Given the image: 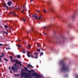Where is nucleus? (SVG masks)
<instances>
[{
    "mask_svg": "<svg viewBox=\"0 0 78 78\" xmlns=\"http://www.w3.org/2000/svg\"><path fill=\"white\" fill-rule=\"evenodd\" d=\"M9 58H11L12 59H13V57H12V56H10Z\"/></svg>",
    "mask_w": 78,
    "mask_h": 78,
    "instance_id": "obj_29",
    "label": "nucleus"
},
{
    "mask_svg": "<svg viewBox=\"0 0 78 78\" xmlns=\"http://www.w3.org/2000/svg\"><path fill=\"white\" fill-rule=\"evenodd\" d=\"M24 68L25 69H24L25 72H27V70H28V68L25 67H24Z\"/></svg>",
    "mask_w": 78,
    "mask_h": 78,
    "instance_id": "obj_15",
    "label": "nucleus"
},
{
    "mask_svg": "<svg viewBox=\"0 0 78 78\" xmlns=\"http://www.w3.org/2000/svg\"><path fill=\"white\" fill-rule=\"evenodd\" d=\"M30 51H27V56H28V57H29V58H30Z\"/></svg>",
    "mask_w": 78,
    "mask_h": 78,
    "instance_id": "obj_9",
    "label": "nucleus"
},
{
    "mask_svg": "<svg viewBox=\"0 0 78 78\" xmlns=\"http://www.w3.org/2000/svg\"><path fill=\"white\" fill-rule=\"evenodd\" d=\"M32 71L27 70V72L28 73H25V72H22L21 74V77H23L24 76L26 78H28L30 76V73L32 72V71H33V70H31Z\"/></svg>",
    "mask_w": 78,
    "mask_h": 78,
    "instance_id": "obj_2",
    "label": "nucleus"
},
{
    "mask_svg": "<svg viewBox=\"0 0 78 78\" xmlns=\"http://www.w3.org/2000/svg\"><path fill=\"white\" fill-rule=\"evenodd\" d=\"M36 12L37 13L40 12L39 11V10H36Z\"/></svg>",
    "mask_w": 78,
    "mask_h": 78,
    "instance_id": "obj_27",
    "label": "nucleus"
},
{
    "mask_svg": "<svg viewBox=\"0 0 78 78\" xmlns=\"http://www.w3.org/2000/svg\"><path fill=\"white\" fill-rule=\"evenodd\" d=\"M62 70H63L68 71V70H69V68L66 66V65L65 64H63L62 65Z\"/></svg>",
    "mask_w": 78,
    "mask_h": 78,
    "instance_id": "obj_6",
    "label": "nucleus"
},
{
    "mask_svg": "<svg viewBox=\"0 0 78 78\" xmlns=\"http://www.w3.org/2000/svg\"><path fill=\"white\" fill-rule=\"evenodd\" d=\"M6 34H8V33H6Z\"/></svg>",
    "mask_w": 78,
    "mask_h": 78,
    "instance_id": "obj_52",
    "label": "nucleus"
},
{
    "mask_svg": "<svg viewBox=\"0 0 78 78\" xmlns=\"http://www.w3.org/2000/svg\"><path fill=\"white\" fill-rule=\"evenodd\" d=\"M37 47H40V45H39V44H37Z\"/></svg>",
    "mask_w": 78,
    "mask_h": 78,
    "instance_id": "obj_43",
    "label": "nucleus"
},
{
    "mask_svg": "<svg viewBox=\"0 0 78 78\" xmlns=\"http://www.w3.org/2000/svg\"><path fill=\"white\" fill-rule=\"evenodd\" d=\"M30 48H31V46L30 44H28V48H30Z\"/></svg>",
    "mask_w": 78,
    "mask_h": 78,
    "instance_id": "obj_18",
    "label": "nucleus"
},
{
    "mask_svg": "<svg viewBox=\"0 0 78 78\" xmlns=\"http://www.w3.org/2000/svg\"><path fill=\"white\" fill-rule=\"evenodd\" d=\"M3 33L4 34H6V31H3Z\"/></svg>",
    "mask_w": 78,
    "mask_h": 78,
    "instance_id": "obj_34",
    "label": "nucleus"
},
{
    "mask_svg": "<svg viewBox=\"0 0 78 78\" xmlns=\"http://www.w3.org/2000/svg\"><path fill=\"white\" fill-rule=\"evenodd\" d=\"M22 52L23 53H25V51L24 49L22 50Z\"/></svg>",
    "mask_w": 78,
    "mask_h": 78,
    "instance_id": "obj_19",
    "label": "nucleus"
},
{
    "mask_svg": "<svg viewBox=\"0 0 78 78\" xmlns=\"http://www.w3.org/2000/svg\"><path fill=\"white\" fill-rule=\"evenodd\" d=\"M49 11H51V12H55V10H54L53 9L51 8H50L49 9Z\"/></svg>",
    "mask_w": 78,
    "mask_h": 78,
    "instance_id": "obj_10",
    "label": "nucleus"
},
{
    "mask_svg": "<svg viewBox=\"0 0 78 78\" xmlns=\"http://www.w3.org/2000/svg\"><path fill=\"white\" fill-rule=\"evenodd\" d=\"M30 28L31 30H29V32H31H31H32V33H33L34 34H36V32L34 31V29H33V28H34V27H33V25H30Z\"/></svg>",
    "mask_w": 78,
    "mask_h": 78,
    "instance_id": "obj_7",
    "label": "nucleus"
},
{
    "mask_svg": "<svg viewBox=\"0 0 78 78\" xmlns=\"http://www.w3.org/2000/svg\"><path fill=\"white\" fill-rule=\"evenodd\" d=\"M63 62V61H61L60 62V64H62V63Z\"/></svg>",
    "mask_w": 78,
    "mask_h": 78,
    "instance_id": "obj_38",
    "label": "nucleus"
},
{
    "mask_svg": "<svg viewBox=\"0 0 78 78\" xmlns=\"http://www.w3.org/2000/svg\"><path fill=\"white\" fill-rule=\"evenodd\" d=\"M19 41H20V40H19Z\"/></svg>",
    "mask_w": 78,
    "mask_h": 78,
    "instance_id": "obj_59",
    "label": "nucleus"
},
{
    "mask_svg": "<svg viewBox=\"0 0 78 78\" xmlns=\"http://www.w3.org/2000/svg\"><path fill=\"white\" fill-rule=\"evenodd\" d=\"M4 60L5 61H8V59H6L5 58H4Z\"/></svg>",
    "mask_w": 78,
    "mask_h": 78,
    "instance_id": "obj_23",
    "label": "nucleus"
},
{
    "mask_svg": "<svg viewBox=\"0 0 78 78\" xmlns=\"http://www.w3.org/2000/svg\"><path fill=\"white\" fill-rule=\"evenodd\" d=\"M44 34V35H46V34L44 32L43 33Z\"/></svg>",
    "mask_w": 78,
    "mask_h": 78,
    "instance_id": "obj_45",
    "label": "nucleus"
},
{
    "mask_svg": "<svg viewBox=\"0 0 78 78\" xmlns=\"http://www.w3.org/2000/svg\"><path fill=\"white\" fill-rule=\"evenodd\" d=\"M41 50H43V51H44V49H43V48H41Z\"/></svg>",
    "mask_w": 78,
    "mask_h": 78,
    "instance_id": "obj_40",
    "label": "nucleus"
},
{
    "mask_svg": "<svg viewBox=\"0 0 78 78\" xmlns=\"http://www.w3.org/2000/svg\"><path fill=\"white\" fill-rule=\"evenodd\" d=\"M31 75L32 76L34 77V76H35V78H40V77H41V74H37V73H35L34 72L32 73Z\"/></svg>",
    "mask_w": 78,
    "mask_h": 78,
    "instance_id": "obj_4",
    "label": "nucleus"
},
{
    "mask_svg": "<svg viewBox=\"0 0 78 78\" xmlns=\"http://www.w3.org/2000/svg\"><path fill=\"white\" fill-rule=\"evenodd\" d=\"M11 5V2L9 1L7 3V5H8V6H10Z\"/></svg>",
    "mask_w": 78,
    "mask_h": 78,
    "instance_id": "obj_11",
    "label": "nucleus"
},
{
    "mask_svg": "<svg viewBox=\"0 0 78 78\" xmlns=\"http://www.w3.org/2000/svg\"><path fill=\"white\" fill-rule=\"evenodd\" d=\"M28 12H29V13H30V11H29Z\"/></svg>",
    "mask_w": 78,
    "mask_h": 78,
    "instance_id": "obj_57",
    "label": "nucleus"
},
{
    "mask_svg": "<svg viewBox=\"0 0 78 78\" xmlns=\"http://www.w3.org/2000/svg\"><path fill=\"white\" fill-rule=\"evenodd\" d=\"M27 66L29 68L31 67V68H33V66H31L30 64H28V65Z\"/></svg>",
    "mask_w": 78,
    "mask_h": 78,
    "instance_id": "obj_13",
    "label": "nucleus"
},
{
    "mask_svg": "<svg viewBox=\"0 0 78 78\" xmlns=\"http://www.w3.org/2000/svg\"><path fill=\"white\" fill-rule=\"evenodd\" d=\"M23 30H24V28H23Z\"/></svg>",
    "mask_w": 78,
    "mask_h": 78,
    "instance_id": "obj_56",
    "label": "nucleus"
},
{
    "mask_svg": "<svg viewBox=\"0 0 78 78\" xmlns=\"http://www.w3.org/2000/svg\"><path fill=\"white\" fill-rule=\"evenodd\" d=\"M11 67L10 66L9 67V70H11Z\"/></svg>",
    "mask_w": 78,
    "mask_h": 78,
    "instance_id": "obj_33",
    "label": "nucleus"
},
{
    "mask_svg": "<svg viewBox=\"0 0 78 78\" xmlns=\"http://www.w3.org/2000/svg\"><path fill=\"white\" fill-rule=\"evenodd\" d=\"M30 57H31L32 58H34V56L32 55H30Z\"/></svg>",
    "mask_w": 78,
    "mask_h": 78,
    "instance_id": "obj_22",
    "label": "nucleus"
},
{
    "mask_svg": "<svg viewBox=\"0 0 78 78\" xmlns=\"http://www.w3.org/2000/svg\"><path fill=\"white\" fill-rule=\"evenodd\" d=\"M32 17L34 18V19H43L44 16L42 15H40L38 16L36 14H34L32 16Z\"/></svg>",
    "mask_w": 78,
    "mask_h": 78,
    "instance_id": "obj_3",
    "label": "nucleus"
},
{
    "mask_svg": "<svg viewBox=\"0 0 78 78\" xmlns=\"http://www.w3.org/2000/svg\"><path fill=\"white\" fill-rule=\"evenodd\" d=\"M20 8L19 7H17L16 9V10H19V9Z\"/></svg>",
    "mask_w": 78,
    "mask_h": 78,
    "instance_id": "obj_30",
    "label": "nucleus"
},
{
    "mask_svg": "<svg viewBox=\"0 0 78 78\" xmlns=\"http://www.w3.org/2000/svg\"><path fill=\"white\" fill-rule=\"evenodd\" d=\"M4 56H5V55L3 53H2V55L0 56V57L2 58V57H4Z\"/></svg>",
    "mask_w": 78,
    "mask_h": 78,
    "instance_id": "obj_14",
    "label": "nucleus"
},
{
    "mask_svg": "<svg viewBox=\"0 0 78 78\" xmlns=\"http://www.w3.org/2000/svg\"><path fill=\"white\" fill-rule=\"evenodd\" d=\"M23 8H25V5H23Z\"/></svg>",
    "mask_w": 78,
    "mask_h": 78,
    "instance_id": "obj_48",
    "label": "nucleus"
},
{
    "mask_svg": "<svg viewBox=\"0 0 78 78\" xmlns=\"http://www.w3.org/2000/svg\"><path fill=\"white\" fill-rule=\"evenodd\" d=\"M15 22H16V21L15 20Z\"/></svg>",
    "mask_w": 78,
    "mask_h": 78,
    "instance_id": "obj_58",
    "label": "nucleus"
},
{
    "mask_svg": "<svg viewBox=\"0 0 78 78\" xmlns=\"http://www.w3.org/2000/svg\"><path fill=\"white\" fill-rule=\"evenodd\" d=\"M11 13L14 17H16L17 16V14L16 13V12H11Z\"/></svg>",
    "mask_w": 78,
    "mask_h": 78,
    "instance_id": "obj_8",
    "label": "nucleus"
},
{
    "mask_svg": "<svg viewBox=\"0 0 78 78\" xmlns=\"http://www.w3.org/2000/svg\"><path fill=\"white\" fill-rule=\"evenodd\" d=\"M39 51L40 52L41 51V50L39 49H37V51Z\"/></svg>",
    "mask_w": 78,
    "mask_h": 78,
    "instance_id": "obj_25",
    "label": "nucleus"
},
{
    "mask_svg": "<svg viewBox=\"0 0 78 78\" xmlns=\"http://www.w3.org/2000/svg\"><path fill=\"white\" fill-rule=\"evenodd\" d=\"M23 22H26V20H23Z\"/></svg>",
    "mask_w": 78,
    "mask_h": 78,
    "instance_id": "obj_44",
    "label": "nucleus"
},
{
    "mask_svg": "<svg viewBox=\"0 0 78 78\" xmlns=\"http://www.w3.org/2000/svg\"><path fill=\"white\" fill-rule=\"evenodd\" d=\"M22 72H23V71H25V69H23L21 70Z\"/></svg>",
    "mask_w": 78,
    "mask_h": 78,
    "instance_id": "obj_37",
    "label": "nucleus"
},
{
    "mask_svg": "<svg viewBox=\"0 0 78 78\" xmlns=\"http://www.w3.org/2000/svg\"><path fill=\"white\" fill-rule=\"evenodd\" d=\"M0 1H1V0H0Z\"/></svg>",
    "mask_w": 78,
    "mask_h": 78,
    "instance_id": "obj_60",
    "label": "nucleus"
},
{
    "mask_svg": "<svg viewBox=\"0 0 78 78\" xmlns=\"http://www.w3.org/2000/svg\"><path fill=\"white\" fill-rule=\"evenodd\" d=\"M5 28H8V26L7 25L5 26Z\"/></svg>",
    "mask_w": 78,
    "mask_h": 78,
    "instance_id": "obj_28",
    "label": "nucleus"
},
{
    "mask_svg": "<svg viewBox=\"0 0 78 78\" xmlns=\"http://www.w3.org/2000/svg\"><path fill=\"white\" fill-rule=\"evenodd\" d=\"M34 0H30V2H32Z\"/></svg>",
    "mask_w": 78,
    "mask_h": 78,
    "instance_id": "obj_39",
    "label": "nucleus"
},
{
    "mask_svg": "<svg viewBox=\"0 0 78 78\" xmlns=\"http://www.w3.org/2000/svg\"><path fill=\"white\" fill-rule=\"evenodd\" d=\"M10 60L12 62H15L16 64H14L13 66H11L12 70H13L14 72H15L17 70V64H19L20 66H22V65L21 63V62L20 61H18L17 60H16L14 59H12V60L10 59Z\"/></svg>",
    "mask_w": 78,
    "mask_h": 78,
    "instance_id": "obj_1",
    "label": "nucleus"
},
{
    "mask_svg": "<svg viewBox=\"0 0 78 78\" xmlns=\"http://www.w3.org/2000/svg\"><path fill=\"white\" fill-rule=\"evenodd\" d=\"M35 58H36V59H37V56L36 55L35 57H34Z\"/></svg>",
    "mask_w": 78,
    "mask_h": 78,
    "instance_id": "obj_36",
    "label": "nucleus"
},
{
    "mask_svg": "<svg viewBox=\"0 0 78 78\" xmlns=\"http://www.w3.org/2000/svg\"><path fill=\"white\" fill-rule=\"evenodd\" d=\"M78 14L76 12H75L73 14L71 18H69V19H76V16H78Z\"/></svg>",
    "mask_w": 78,
    "mask_h": 78,
    "instance_id": "obj_5",
    "label": "nucleus"
},
{
    "mask_svg": "<svg viewBox=\"0 0 78 78\" xmlns=\"http://www.w3.org/2000/svg\"><path fill=\"white\" fill-rule=\"evenodd\" d=\"M21 20H25V19H24V18H23V19H21Z\"/></svg>",
    "mask_w": 78,
    "mask_h": 78,
    "instance_id": "obj_41",
    "label": "nucleus"
},
{
    "mask_svg": "<svg viewBox=\"0 0 78 78\" xmlns=\"http://www.w3.org/2000/svg\"><path fill=\"white\" fill-rule=\"evenodd\" d=\"M26 38H28V37L27 36H26Z\"/></svg>",
    "mask_w": 78,
    "mask_h": 78,
    "instance_id": "obj_46",
    "label": "nucleus"
},
{
    "mask_svg": "<svg viewBox=\"0 0 78 78\" xmlns=\"http://www.w3.org/2000/svg\"><path fill=\"white\" fill-rule=\"evenodd\" d=\"M27 34H28V33H29V32H28V31H27Z\"/></svg>",
    "mask_w": 78,
    "mask_h": 78,
    "instance_id": "obj_51",
    "label": "nucleus"
},
{
    "mask_svg": "<svg viewBox=\"0 0 78 78\" xmlns=\"http://www.w3.org/2000/svg\"><path fill=\"white\" fill-rule=\"evenodd\" d=\"M43 12H44V13H45V12H46V10H43Z\"/></svg>",
    "mask_w": 78,
    "mask_h": 78,
    "instance_id": "obj_35",
    "label": "nucleus"
},
{
    "mask_svg": "<svg viewBox=\"0 0 78 78\" xmlns=\"http://www.w3.org/2000/svg\"><path fill=\"white\" fill-rule=\"evenodd\" d=\"M9 30H11V28L10 27H9Z\"/></svg>",
    "mask_w": 78,
    "mask_h": 78,
    "instance_id": "obj_50",
    "label": "nucleus"
},
{
    "mask_svg": "<svg viewBox=\"0 0 78 78\" xmlns=\"http://www.w3.org/2000/svg\"><path fill=\"white\" fill-rule=\"evenodd\" d=\"M6 4H3V6L4 7H6L7 8V9H9V8H8V6L7 5H6Z\"/></svg>",
    "mask_w": 78,
    "mask_h": 78,
    "instance_id": "obj_12",
    "label": "nucleus"
},
{
    "mask_svg": "<svg viewBox=\"0 0 78 78\" xmlns=\"http://www.w3.org/2000/svg\"><path fill=\"white\" fill-rule=\"evenodd\" d=\"M17 58H20V56L19 55H18L17 56Z\"/></svg>",
    "mask_w": 78,
    "mask_h": 78,
    "instance_id": "obj_20",
    "label": "nucleus"
},
{
    "mask_svg": "<svg viewBox=\"0 0 78 78\" xmlns=\"http://www.w3.org/2000/svg\"><path fill=\"white\" fill-rule=\"evenodd\" d=\"M21 12V13H23V11H22Z\"/></svg>",
    "mask_w": 78,
    "mask_h": 78,
    "instance_id": "obj_49",
    "label": "nucleus"
},
{
    "mask_svg": "<svg viewBox=\"0 0 78 78\" xmlns=\"http://www.w3.org/2000/svg\"><path fill=\"white\" fill-rule=\"evenodd\" d=\"M76 78H78V76H76Z\"/></svg>",
    "mask_w": 78,
    "mask_h": 78,
    "instance_id": "obj_54",
    "label": "nucleus"
},
{
    "mask_svg": "<svg viewBox=\"0 0 78 78\" xmlns=\"http://www.w3.org/2000/svg\"><path fill=\"white\" fill-rule=\"evenodd\" d=\"M10 73H12H12H12V70H10Z\"/></svg>",
    "mask_w": 78,
    "mask_h": 78,
    "instance_id": "obj_26",
    "label": "nucleus"
},
{
    "mask_svg": "<svg viewBox=\"0 0 78 78\" xmlns=\"http://www.w3.org/2000/svg\"><path fill=\"white\" fill-rule=\"evenodd\" d=\"M44 55V53L42 52H41L40 53V56H41H41H42V55Z\"/></svg>",
    "mask_w": 78,
    "mask_h": 78,
    "instance_id": "obj_17",
    "label": "nucleus"
},
{
    "mask_svg": "<svg viewBox=\"0 0 78 78\" xmlns=\"http://www.w3.org/2000/svg\"><path fill=\"white\" fill-rule=\"evenodd\" d=\"M34 55H35V56H37L38 55V54L37 53V52H35L34 53Z\"/></svg>",
    "mask_w": 78,
    "mask_h": 78,
    "instance_id": "obj_16",
    "label": "nucleus"
},
{
    "mask_svg": "<svg viewBox=\"0 0 78 78\" xmlns=\"http://www.w3.org/2000/svg\"><path fill=\"white\" fill-rule=\"evenodd\" d=\"M18 47H19V48H21L22 46H21V45H18Z\"/></svg>",
    "mask_w": 78,
    "mask_h": 78,
    "instance_id": "obj_32",
    "label": "nucleus"
},
{
    "mask_svg": "<svg viewBox=\"0 0 78 78\" xmlns=\"http://www.w3.org/2000/svg\"><path fill=\"white\" fill-rule=\"evenodd\" d=\"M6 50H8V49H8V48H6Z\"/></svg>",
    "mask_w": 78,
    "mask_h": 78,
    "instance_id": "obj_53",
    "label": "nucleus"
},
{
    "mask_svg": "<svg viewBox=\"0 0 78 78\" xmlns=\"http://www.w3.org/2000/svg\"><path fill=\"white\" fill-rule=\"evenodd\" d=\"M41 22H45V21L44 20H41Z\"/></svg>",
    "mask_w": 78,
    "mask_h": 78,
    "instance_id": "obj_31",
    "label": "nucleus"
},
{
    "mask_svg": "<svg viewBox=\"0 0 78 78\" xmlns=\"http://www.w3.org/2000/svg\"><path fill=\"white\" fill-rule=\"evenodd\" d=\"M43 28L44 29H46L47 27H46V26H44L43 27Z\"/></svg>",
    "mask_w": 78,
    "mask_h": 78,
    "instance_id": "obj_24",
    "label": "nucleus"
},
{
    "mask_svg": "<svg viewBox=\"0 0 78 78\" xmlns=\"http://www.w3.org/2000/svg\"><path fill=\"white\" fill-rule=\"evenodd\" d=\"M27 21L28 22V23L29 22V20H27Z\"/></svg>",
    "mask_w": 78,
    "mask_h": 78,
    "instance_id": "obj_55",
    "label": "nucleus"
},
{
    "mask_svg": "<svg viewBox=\"0 0 78 78\" xmlns=\"http://www.w3.org/2000/svg\"><path fill=\"white\" fill-rule=\"evenodd\" d=\"M0 62H2V57H0Z\"/></svg>",
    "mask_w": 78,
    "mask_h": 78,
    "instance_id": "obj_21",
    "label": "nucleus"
},
{
    "mask_svg": "<svg viewBox=\"0 0 78 78\" xmlns=\"http://www.w3.org/2000/svg\"><path fill=\"white\" fill-rule=\"evenodd\" d=\"M2 45H3V44H0V46H2Z\"/></svg>",
    "mask_w": 78,
    "mask_h": 78,
    "instance_id": "obj_42",
    "label": "nucleus"
},
{
    "mask_svg": "<svg viewBox=\"0 0 78 78\" xmlns=\"http://www.w3.org/2000/svg\"><path fill=\"white\" fill-rule=\"evenodd\" d=\"M24 10H25V9H23V10H22L23 11H24Z\"/></svg>",
    "mask_w": 78,
    "mask_h": 78,
    "instance_id": "obj_47",
    "label": "nucleus"
}]
</instances>
